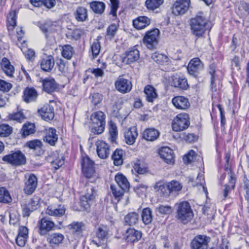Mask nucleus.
Instances as JSON below:
<instances>
[{
    "instance_id": "obj_1",
    "label": "nucleus",
    "mask_w": 249,
    "mask_h": 249,
    "mask_svg": "<svg viewBox=\"0 0 249 249\" xmlns=\"http://www.w3.org/2000/svg\"><path fill=\"white\" fill-rule=\"evenodd\" d=\"M176 218L184 224L190 222L194 217L190 204L187 201H179L175 205Z\"/></svg>"
},
{
    "instance_id": "obj_2",
    "label": "nucleus",
    "mask_w": 249,
    "mask_h": 249,
    "mask_svg": "<svg viewBox=\"0 0 249 249\" xmlns=\"http://www.w3.org/2000/svg\"><path fill=\"white\" fill-rule=\"evenodd\" d=\"M81 164L82 172L90 182H94L98 179L99 175L95 172L94 162L88 156L83 157Z\"/></svg>"
},
{
    "instance_id": "obj_3",
    "label": "nucleus",
    "mask_w": 249,
    "mask_h": 249,
    "mask_svg": "<svg viewBox=\"0 0 249 249\" xmlns=\"http://www.w3.org/2000/svg\"><path fill=\"white\" fill-rule=\"evenodd\" d=\"M207 20L202 15H197L190 20V25L193 34L199 37L206 29Z\"/></svg>"
},
{
    "instance_id": "obj_4",
    "label": "nucleus",
    "mask_w": 249,
    "mask_h": 249,
    "mask_svg": "<svg viewBox=\"0 0 249 249\" xmlns=\"http://www.w3.org/2000/svg\"><path fill=\"white\" fill-rule=\"evenodd\" d=\"M105 118V114L101 111L92 114L90 120L92 122L91 131L93 133L100 134L104 132L106 124Z\"/></svg>"
},
{
    "instance_id": "obj_5",
    "label": "nucleus",
    "mask_w": 249,
    "mask_h": 249,
    "mask_svg": "<svg viewBox=\"0 0 249 249\" xmlns=\"http://www.w3.org/2000/svg\"><path fill=\"white\" fill-rule=\"evenodd\" d=\"M2 160L6 163L16 167L22 166L26 163V158L20 150L11 152L9 154L3 156Z\"/></svg>"
},
{
    "instance_id": "obj_6",
    "label": "nucleus",
    "mask_w": 249,
    "mask_h": 249,
    "mask_svg": "<svg viewBox=\"0 0 249 249\" xmlns=\"http://www.w3.org/2000/svg\"><path fill=\"white\" fill-rule=\"evenodd\" d=\"M95 237L91 239V243L97 247L105 244L109 237V229L104 225H99L95 231Z\"/></svg>"
},
{
    "instance_id": "obj_7",
    "label": "nucleus",
    "mask_w": 249,
    "mask_h": 249,
    "mask_svg": "<svg viewBox=\"0 0 249 249\" xmlns=\"http://www.w3.org/2000/svg\"><path fill=\"white\" fill-rule=\"evenodd\" d=\"M190 124L189 115L186 113L178 114L172 123V129L174 131H181L187 128Z\"/></svg>"
},
{
    "instance_id": "obj_8",
    "label": "nucleus",
    "mask_w": 249,
    "mask_h": 249,
    "mask_svg": "<svg viewBox=\"0 0 249 249\" xmlns=\"http://www.w3.org/2000/svg\"><path fill=\"white\" fill-rule=\"evenodd\" d=\"M39 28L45 36L46 38L48 40L51 45L55 44L53 33L55 32L56 25L52 21H46L43 23H38Z\"/></svg>"
},
{
    "instance_id": "obj_9",
    "label": "nucleus",
    "mask_w": 249,
    "mask_h": 249,
    "mask_svg": "<svg viewBox=\"0 0 249 249\" xmlns=\"http://www.w3.org/2000/svg\"><path fill=\"white\" fill-rule=\"evenodd\" d=\"M152 59L157 63L165 67L164 71H174L175 68L171 64V61L165 54L159 52L153 53Z\"/></svg>"
},
{
    "instance_id": "obj_10",
    "label": "nucleus",
    "mask_w": 249,
    "mask_h": 249,
    "mask_svg": "<svg viewBox=\"0 0 249 249\" xmlns=\"http://www.w3.org/2000/svg\"><path fill=\"white\" fill-rule=\"evenodd\" d=\"M211 237L205 234L196 236L190 243L191 249H208Z\"/></svg>"
},
{
    "instance_id": "obj_11",
    "label": "nucleus",
    "mask_w": 249,
    "mask_h": 249,
    "mask_svg": "<svg viewBox=\"0 0 249 249\" xmlns=\"http://www.w3.org/2000/svg\"><path fill=\"white\" fill-rule=\"evenodd\" d=\"M86 188L85 195L81 197L80 204L84 209H87L89 207L90 202L93 200L96 195V191L94 187L89 184L85 185Z\"/></svg>"
},
{
    "instance_id": "obj_12",
    "label": "nucleus",
    "mask_w": 249,
    "mask_h": 249,
    "mask_svg": "<svg viewBox=\"0 0 249 249\" xmlns=\"http://www.w3.org/2000/svg\"><path fill=\"white\" fill-rule=\"evenodd\" d=\"M191 6L190 0H176L172 7V12L175 16L185 14Z\"/></svg>"
},
{
    "instance_id": "obj_13",
    "label": "nucleus",
    "mask_w": 249,
    "mask_h": 249,
    "mask_svg": "<svg viewBox=\"0 0 249 249\" xmlns=\"http://www.w3.org/2000/svg\"><path fill=\"white\" fill-rule=\"evenodd\" d=\"M160 31L158 29H154L148 31L143 38L144 44L149 49H153L158 44V37Z\"/></svg>"
},
{
    "instance_id": "obj_14",
    "label": "nucleus",
    "mask_w": 249,
    "mask_h": 249,
    "mask_svg": "<svg viewBox=\"0 0 249 249\" xmlns=\"http://www.w3.org/2000/svg\"><path fill=\"white\" fill-rule=\"evenodd\" d=\"M203 69V64L199 58L196 57L190 61L187 67V71L190 75L197 77Z\"/></svg>"
},
{
    "instance_id": "obj_15",
    "label": "nucleus",
    "mask_w": 249,
    "mask_h": 249,
    "mask_svg": "<svg viewBox=\"0 0 249 249\" xmlns=\"http://www.w3.org/2000/svg\"><path fill=\"white\" fill-rule=\"evenodd\" d=\"M171 86L182 90H186L188 87L187 80L186 77L181 74L173 75L171 80Z\"/></svg>"
},
{
    "instance_id": "obj_16",
    "label": "nucleus",
    "mask_w": 249,
    "mask_h": 249,
    "mask_svg": "<svg viewBox=\"0 0 249 249\" xmlns=\"http://www.w3.org/2000/svg\"><path fill=\"white\" fill-rule=\"evenodd\" d=\"M139 57V51L133 48L126 51L124 56H121V59L124 64L127 65L136 62Z\"/></svg>"
},
{
    "instance_id": "obj_17",
    "label": "nucleus",
    "mask_w": 249,
    "mask_h": 249,
    "mask_svg": "<svg viewBox=\"0 0 249 249\" xmlns=\"http://www.w3.org/2000/svg\"><path fill=\"white\" fill-rule=\"evenodd\" d=\"M96 151L98 157L102 159L107 158L110 154V146L108 143L102 140H98L95 143Z\"/></svg>"
},
{
    "instance_id": "obj_18",
    "label": "nucleus",
    "mask_w": 249,
    "mask_h": 249,
    "mask_svg": "<svg viewBox=\"0 0 249 249\" xmlns=\"http://www.w3.org/2000/svg\"><path fill=\"white\" fill-rule=\"evenodd\" d=\"M37 186V178L34 174H30L27 178L23 189L24 193L28 195L33 194Z\"/></svg>"
},
{
    "instance_id": "obj_19",
    "label": "nucleus",
    "mask_w": 249,
    "mask_h": 249,
    "mask_svg": "<svg viewBox=\"0 0 249 249\" xmlns=\"http://www.w3.org/2000/svg\"><path fill=\"white\" fill-rule=\"evenodd\" d=\"M39 200L38 197L34 196L27 204L22 206L23 216H29L31 213L36 210L39 207Z\"/></svg>"
},
{
    "instance_id": "obj_20",
    "label": "nucleus",
    "mask_w": 249,
    "mask_h": 249,
    "mask_svg": "<svg viewBox=\"0 0 249 249\" xmlns=\"http://www.w3.org/2000/svg\"><path fill=\"white\" fill-rule=\"evenodd\" d=\"M39 114L46 121L52 120L54 117L53 107L49 104L44 105L38 110Z\"/></svg>"
},
{
    "instance_id": "obj_21",
    "label": "nucleus",
    "mask_w": 249,
    "mask_h": 249,
    "mask_svg": "<svg viewBox=\"0 0 249 249\" xmlns=\"http://www.w3.org/2000/svg\"><path fill=\"white\" fill-rule=\"evenodd\" d=\"M142 232L133 228H129L124 234V238L127 243H133L138 242L142 238Z\"/></svg>"
},
{
    "instance_id": "obj_22",
    "label": "nucleus",
    "mask_w": 249,
    "mask_h": 249,
    "mask_svg": "<svg viewBox=\"0 0 249 249\" xmlns=\"http://www.w3.org/2000/svg\"><path fill=\"white\" fill-rule=\"evenodd\" d=\"M66 211L64 205L62 204H53L48 207L46 213L51 216L61 217L63 216Z\"/></svg>"
},
{
    "instance_id": "obj_23",
    "label": "nucleus",
    "mask_w": 249,
    "mask_h": 249,
    "mask_svg": "<svg viewBox=\"0 0 249 249\" xmlns=\"http://www.w3.org/2000/svg\"><path fill=\"white\" fill-rule=\"evenodd\" d=\"M43 90L48 93L52 94L56 91L58 85L53 78H46L42 81Z\"/></svg>"
},
{
    "instance_id": "obj_24",
    "label": "nucleus",
    "mask_w": 249,
    "mask_h": 249,
    "mask_svg": "<svg viewBox=\"0 0 249 249\" xmlns=\"http://www.w3.org/2000/svg\"><path fill=\"white\" fill-rule=\"evenodd\" d=\"M160 157L167 163H174V154L173 150L168 147L161 148L159 152Z\"/></svg>"
},
{
    "instance_id": "obj_25",
    "label": "nucleus",
    "mask_w": 249,
    "mask_h": 249,
    "mask_svg": "<svg viewBox=\"0 0 249 249\" xmlns=\"http://www.w3.org/2000/svg\"><path fill=\"white\" fill-rule=\"evenodd\" d=\"M172 103L178 109L185 110L190 106L188 99L182 96L174 97L172 100Z\"/></svg>"
},
{
    "instance_id": "obj_26",
    "label": "nucleus",
    "mask_w": 249,
    "mask_h": 249,
    "mask_svg": "<svg viewBox=\"0 0 249 249\" xmlns=\"http://www.w3.org/2000/svg\"><path fill=\"white\" fill-rule=\"evenodd\" d=\"M54 65V60L51 55L43 56L40 61L41 69L45 71H50L53 68Z\"/></svg>"
},
{
    "instance_id": "obj_27",
    "label": "nucleus",
    "mask_w": 249,
    "mask_h": 249,
    "mask_svg": "<svg viewBox=\"0 0 249 249\" xmlns=\"http://www.w3.org/2000/svg\"><path fill=\"white\" fill-rule=\"evenodd\" d=\"M40 234L44 235L53 229L54 226V223L46 217L42 218L39 222Z\"/></svg>"
},
{
    "instance_id": "obj_28",
    "label": "nucleus",
    "mask_w": 249,
    "mask_h": 249,
    "mask_svg": "<svg viewBox=\"0 0 249 249\" xmlns=\"http://www.w3.org/2000/svg\"><path fill=\"white\" fill-rule=\"evenodd\" d=\"M115 86L118 91L123 93L130 91L132 88L131 82L124 78H119L115 82Z\"/></svg>"
},
{
    "instance_id": "obj_29",
    "label": "nucleus",
    "mask_w": 249,
    "mask_h": 249,
    "mask_svg": "<svg viewBox=\"0 0 249 249\" xmlns=\"http://www.w3.org/2000/svg\"><path fill=\"white\" fill-rule=\"evenodd\" d=\"M0 65L2 71L8 77H12L15 72V68L11 62L6 57L2 59Z\"/></svg>"
},
{
    "instance_id": "obj_30",
    "label": "nucleus",
    "mask_w": 249,
    "mask_h": 249,
    "mask_svg": "<svg viewBox=\"0 0 249 249\" xmlns=\"http://www.w3.org/2000/svg\"><path fill=\"white\" fill-rule=\"evenodd\" d=\"M138 135L137 128L135 126L126 130L124 134L126 143L129 145L133 144L135 142Z\"/></svg>"
},
{
    "instance_id": "obj_31",
    "label": "nucleus",
    "mask_w": 249,
    "mask_h": 249,
    "mask_svg": "<svg viewBox=\"0 0 249 249\" xmlns=\"http://www.w3.org/2000/svg\"><path fill=\"white\" fill-rule=\"evenodd\" d=\"M38 96L37 91L33 88H26L23 91V99L29 103L36 101Z\"/></svg>"
},
{
    "instance_id": "obj_32",
    "label": "nucleus",
    "mask_w": 249,
    "mask_h": 249,
    "mask_svg": "<svg viewBox=\"0 0 249 249\" xmlns=\"http://www.w3.org/2000/svg\"><path fill=\"white\" fill-rule=\"evenodd\" d=\"M151 19L146 16H140L133 21L134 27L138 30L145 28L151 23Z\"/></svg>"
},
{
    "instance_id": "obj_33",
    "label": "nucleus",
    "mask_w": 249,
    "mask_h": 249,
    "mask_svg": "<svg viewBox=\"0 0 249 249\" xmlns=\"http://www.w3.org/2000/svg\"><path fill=\"white\" fill-rule=\"evenodd\" d=\"M90 8L93 12L97 15L103 14L106 9V4L100 1L94 0L89 3Z\"/></svg>"
},
{
    "instance_id": "obj_34",
    "label": "nucleus",
    "mask_w": 249,
    "mask_h": 249,
    "mask_svg": "<svg viewBox=\"0 0 249 249\" xmlns=\"http://www.w3.org/2000/svg\"><path fill=\"white\" fill-rule=\"evenodd\" d=\"M44 140L50 145L54 146L58 141V135L55 129L50 127L47 130Z\"/></svg>"
},
{
    "instance_id": "obj_35",
    "label": "nucleus",
    "mask_w": 249,
    "mask_h": 249,
    "mask_svg": "<svg viewBox=\"0 0 249 249\" xmlns=\"http://www.w3.org/2000/svg\"><path fill=\"white\" fill-rule=\"evenodd\" d=\"M142 138L147 141L153 142L159 137V131L154 128L146 129L142 134Z\"/></svg>"
},
{
    "instance_id": "obj_36",
    "label": "nucleus",
    "mask_w": 249,
    "mask_h": 249,
    "mask_svg": "<svg viewBox=\"0 0 249 249\" xmlns=\"http://www.w3.org/2000/svg\"><path fill=\"white\" fill-rule=\"evenodd\" d=\"M74 16L77 21H85L88 18V10L86 7L78 6L74 12Z\"/></svg>"
},
{
    "instance_id": "obj_37",
    "label": "nucleus",
    "mask_w": 249,
    "mask_h": 249,
    "mask_svg": "<svg viewBox=\"0 0 249 249\" xmlns=\"http://www.w3.org/2000/svg\"><path fill=\"white\" fill-rule=\"evenodd\" d=\"M163 2L164 0H146L145 5L148 10L159 13Z\"/></svg>"
},
{
    "instance_id": "obj_38",
    "label": "nucleus",
    "mask_w": 249,
    "mask_h": 249,
    "mask_svg": "<svg viewBox=\"0 0 249 249\" xmlns=\"http://www.w3.org/2000/svg\"><path fill=\"white\" fill-rule=\"evenodd\" d=\"M139 215L136 212H131L127 214L124 218V225L133 226L138 223Z\"/></svg>"
},
{
    "instance_id": "obj_39",
    "label": "nucleus",
    "mask_w": 249,
    "mask_h": 249,
    "mask_svg": "<svg viewBox=\"0 0 249 249\" xmlns=\"http://www.w3.org/2000/svg\"><path fill=\"white\" fill-rule=\"evenodd\" d=\"M35 128L36 127L34 124L28 122H26L23 125L20 131L22 137L25 138L30 135L34 134L36 131Z\"/></svg>"
},
{
    "instance_id": "obj_40",
    "label": "nucleus",
    "mask_w": 249,
    "mask_h": 249,
    "mask_svg": "<svg viewBox=\"0 0 249 249\" xmlns=\"http://www.w3.org/2000/svg\"><path fill=\"white\" fill-rule=\"evenodd\" d=\"M124 152L121 149H116L112 155L111 158L115 166H120L123 163V157Z\"/></svg>"
},
{
    "instance_id": "obj_41",
    "label": "nucleus",
    "mask_w": 249,
    "mask_h": 249,
    "mask_svg": "<svg viewBox=\"0 0 249 249\" xmlns=\"http://www.w3.org/2000/svg\"><path fill=\"white\" fill-rule=\"evenodd\" d=\"M144 92L148 102H153L157 98L158 95L156 89L151 85H147L144 89Z\"/></svg>"
},
{
    "instance_id": "obj_42",
    "label": "nucleus",
    "mask_w": 249,
    "mask_h": 249,
    "mask_svg": "<svg viewBox=\"0 0 249 249\" xmlns=\"http://www.w3.org/2000/svg\"><path fill=\"white\" fill-rule=\"evenodd\" d=\"M115 180L117 183L116 185L119 186L125 190L129 188V183L126 177L122 174H117L115 177Z\"/></svg>"
},
{
    "instance_id": "obj_43",
    "label": "nucleus",
    "mask_w": 249,
    "mask_h": 249,
    "mask_svg": "<svg viewBox=\"0 0 249 249\" xmlns=\"http://www.w3.org/2000/svg\"><path fill=\"white\" fill-rule=\"evenodd\" d=\"M230 178L229 179V184H226L224 185V189L223 190V196L225 198L227 197L231 190L233 189L235 187L236 178L235 177H233L231 173H230Z\"/></svg>"
},
{
    "instance_id": "obj_44",
    "label": "nucleus",
    "mask_w": 249,
    "mask_h": 249,
    "mask_svg": "<svg viewBox=\"0 0 249 249\" xmlns=\"http://www.w3.org/2000/svg\"><path fill=\"white\" fill-rule=\"evenodd\" d=\"M110 189L114 198L118 202L124 196V192L126 191L115 184L111 185Z\"/></svg>"
},
{
    "instance_id": "obj_45",
    "label": "nucleus",
    "mask_w": 249,
    "mask_h": 249,
    "mask_svg": "<svg viewBox=\"0 0 249 249\" xmlns=\"http://www.w3.org/2000/svg\"><path fill=\"white\" fill-rule=\"evenodd\" d=\"M153 216L152 211L149 208H146L143 209L142 213V218L143 223L145 225L150 224L153 220Z\"/></svg>"
},
{
    "instance_id": "obj_46",
    "label": "nucleus",
    "mask_w": 249,
    "mask_h": 249,
    "mask_svg": "<svg viewBox=\"0 0 249 249\" xmlns=\"http://www.w3.org/2000/svg\"><path fill=\"white\" fill-rule=\"evenodd\" d=\"M17 24V13L15 11L9 12L7 17V28L8 31L13 30Z\"/></svg>"
},
{
    "instance_id": "obj_47",
    "label": "nucleus",
    "mask_w": 249,
    "mask_h": 249,
    "mask_svg": "<svg viewBox=\"0 0 249 249\" xmlns=\"http://www.w3.org/2000/svg\"><path fill=\"white\" fill-rule=\"evenodd\" d=\"M84 224L81 222L73 221L68 226V229L74 234L81 233L83 231Z\"/></svg>"
},
{
    "instance_id": "obj_48",
    "label": "nucleus",
    "mask_w": 249,
    "mask_h": 249,
    "mask_svg": "<svg viewBox=\"0 0 249 249\" xmlns=\"http://www.w3.org/2000/svg\"><path fill=\"white\" fill-rule=\"evenodd\" d=\"M168 190L171 194H176L180 191L182 188L181 184L176 180H172L167 183Z\"/></svg>"
},
{
    "instance_id": "obj_49",
    "label": "nucleus",
    "mask_w": 249,
    "mask_h": 249,
    "mask_svg": "<svg viewBox=\"0 0 249 249\" xmlns=\"http://www.w3.org/2000/svg\"><path fill=\"white\" fill-rule=\"evenodd\" d=\"M237 13L242 18L248 16L249 15V4L244 1H241Z\"/></svg>"
},
{
    "instance_id": "obj_50",
    "label": "nucleus",
    "mask_w": 249,
    "mask_h": 249,
    "mask_svg": "<svg viewBox=\"0 0 249 249\" xmlns=\"http://www.w3.org/2000/svg\"><path fill=\"white\" fill-rule=\"evenodd\" d=\"M109 134L110 142L115 143L118 137V130L116 124L112 122L109 123Z\"/></svg>"
},
{
    "instance_id": "obj_51",
    "label": "nucleus",
    "mask_w": 249,
    "mask_h": 249,
    "mask_svg": "<svg viewBox=\"0 0 249 249\" xmlns=\"http://www.w3.org/2000/svg\"><path fill=\"white\" fill-rule=\"evenodd\" d=\"M64 239V236L61 233H54L49 235L48 241L51 244L58 245Z\"/></svg>"
},
{
    "instance_id": "obj_52",
    "label": "nucleus",
    "mask_w": 249,
    "mask_h": 249,
    "mask_svg": "<svg viewBox=\"0 0 249 249\" xmlns=\"http://www.w3.org/2000/svg\"><path fill=\"white\" fill-rule=\"evenodd\" d=\"M62 55L67 59H70L73 54V48L70 45H66L62 47Z\"/></svg>"
},
{
    "instance_id": "obj_53",
    "label": "nucleus",
    "mask_w": 249,
    "mask_h": 249,
    "mask_svg": "<svg viewBox=\"0 0 249 249\" xmlns=\"http://www.w3.org/2000/svg\"><path fill=\"white\" fill-rule=\"evenodd\" d=\"M12 131V127L8 124H0V137H8L11 134Z\"/></svg>"
},
{
    "instance_id": "obj_54",
    "label": "nucleus",
    "mask_w": 249,
    "mask_h": 249,
    "mask_svg": "<svg viewBox=\"0 0 249 249\" xmlns=\"http://www.w3.org/2000/svg\"><path fill=\"white\" fill-rule=\"evenodd\" d=\"M11 200L9 192L3 187L0 188V202L7 203Z\"/></svg>"
},
{
    "instance_id": "obj_55",
    "label": "nucleus",
    "mask_w": 249,
    "mask_h": 249,
    "mask_svg": "<svg viewBox=\"0 0 249 249\" xmlns=\"http://www.w3.org/2000/svg\"><path fill=\"white\" fill-rule=\"evenodd\" d=\"M91 52L93 58H96L100 53L101 45L99 41L96 40L91 45Z\"/></svg>"
},
{
    "instance_id": "obj_56",
    "label": "nucleus",
    "mask_w": 249,
    "mask_h": 249,
    "mask_svg": "<svg viewBox=\"0 0 249 249\" xmlns=\"http://www.w3.org/2000/svg\"><path fill=\"white\" fill-rule=\"evenodd\" d=\"M110 11L109 14L113 17V19L117 18V11L119 7L118 0H110Z\"/></svg>"
},
{
    "instance_id": "obj_57",
    "label": "nucleus",
    "mask_w": 249,
    "mask_h": 249,
    "mask_svg": "<svg viewBox=\"0 0 249 249\" xmlns=\"http://www.w3.org/2000/svg\"><path fill=\"white\" fill-rule=\"evenodd\" d=\"M42 143L41 141L38 140H34L26 142V146L30 149L36 150L41 148Z\"/></svg>"
},
{
    "instance_id": "obj_58",
    "label": "nucleus",
    "mask_w": 249,
    "mask_h": 249,
    "mask_svg": "<svg viewBox=\"0 0 249 249\" xmlns=\"http://www.w3.org/2000/svg\"><path fill=\"white\" fill-rule=\"evenodd\" d=\"M158 212L161 214H170L173 212V208L169 205H160L157 208Z\"/></svg>"
},
{
    "instance_id": "obj_59",
    "label": "nucleus",
    "mask_w": 249,
    "mask_h": 249,
    "mask_svg": "<svg viewBox=\"0 0 249 249\" xmlns=\"http://www.w3.org/2000/svg\"><path fill=\"white\" fill-rule=\"evenodd\" d=\"M9 116L10 119L18 123H21L26 118L23 113L20 111L10 114Z\"/></svg>"
},
{
    "instance_id": "obj_60",
    "label": "nucleus",
    "mask_w": 249,
    "mask_h": 249,
    "mask_svg": "<svg viewBox=\"0 0 249 249\" xmlns=\"http://www.w3.org/2000/svg\"><path fill=\"white\" fill-rule=\"evenodd\" d=\"M82 31L79 29H75L67 34V36L71 39L78 40L80 38Z\"/></svg>"
},
{
    "instance_id": "obj_61",
    "label": "nucleus",
    "mask_w": 249,
    "mask_h": 249,
    "mask_svg": "<svg viewBox=\"0 0 249 249\" xmlns=\"http://www.w3.org/2000/svg\"><path fill=\"white\" fill-rule=\"evenodd\" d=\"M62 154H59L57 152H51L48 156L46 157V160L47 162L50 163L51 165H53L54 161L56 160H57V159H59V157Z\"/></svg>"
},
{
    "instance_id": "obj_62",
    "label": "nucleus",
    "mask_w": 249,
    "mask_h": 249,
    "mask_svg": "<svg viewBox=\"0 0 249 249\" xmlns=\"http://www.w3.org/2000/svg\"><path fill=\"white\" fill-rule=\"evenodd\" d=\"M196 152L194 150H191L189 152L184 156L183 158V160L185 163H190L194 161L196 158Z\"/></svg>"
},
{
    "instance_id": "obj_63",
    "label": "nucleus",
    "mask_w": 249,
    "mask_h": 249,
    "mask_svg": "<svg viewBox=\"0 0 249 249\" xmlns=\"http://www.w3.org/2000/svg\"><path fill=\"white\" fill-rule=\"evenodd\" d=\"M118 27L116 24H111L107 29V36L111 38H113L118 30Z\"/></svg>"
},
{
    "instance_id": "obj_64",
    "label": "nucleus",
    "mask_w": 249,
    "mask_h": 249,
    "mask_svg": "<svg viewBox=\"0 0 249 249\" xmlns=\"http://www.w3.org/2000/svg\"><path fill=\"white\" fill-rule=\"evenodd\" d=\"M12 87V85L11 83L0 79V91L8 92Z\"/></svg>"
}]
</instances>
